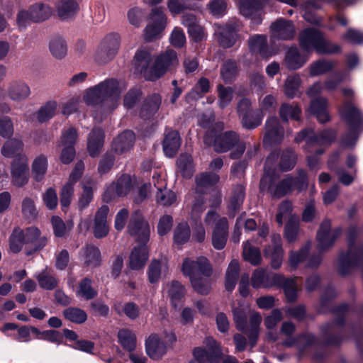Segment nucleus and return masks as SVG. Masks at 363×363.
Here are the masks:
<instances>
[{
	"label": "nucleus",
	"instance_id": "11",
	"mask_svg": "<svg viewBox=\"0 0 363 363\" xmlns=\"http://www.w3.org/2000/svg\"><path fill=\"white\" fill-rule=\"evenodd\" d=\"M177 64L178 59L176 52L173 50H167L156 59L154 72L146 75V79L155 80L161 77L169 68Z\"/></svg>",
	"mask_w": 363,
	"mask_h": 363
},
{
	"label": "nucleus",
	"instance_id": "42",
	"mask_svg": "<svg viewBox=\"0 0 363 363\" xmlns=\"http://www.w3.org/2000/svg\"><path fill=\"white\" fill-rule=\"evenodd\" d=\"M161 104V97L159 94H153L148 97L140 111L142 118L146 119L155 114Z\"/></svg>",
	"mask_w": 363,
	"mask_h": 363
},
{
	"label": "nucleus",
	"instance_id": "35",
	"mask_svg": "<svg viewBox=\"0 0 363 363\" xmlns=\"http://www.w3.org/2000/svg\"><path fill=\"white\" fill-rule=\"evenodd\" d=\"M49 50L56 59L64 58L67 53V44L66 40L60 35H55L49 42Z\"/></svg>",
	"mask_w": 363,
	"mask_h": 363
},
{
	"label": "nucleus",
	"instance_id": "1",
	"mask_svg": "<svg viewBox=\"0 0 363 363\" xmlns=\"http://www.w3.org/2000/svg\"><path fill=\"white\" fill-rule=\"evenodd\" d=\"M277 155L272 153L265 162L264 172L259 183V189L262 192H267L273 197L280 198L291 192L294 187L301 191L307 187V178L305 172L301 171L298 177L293 179L286 177L281 182H278L279 177L274 169V163L277 160Z\"/></svg>",
	"mask_w": 363,
	"mask_h": 363
},
{
	"label": "nucleus",
	"instance_id": "18",
	"mask_svg": "<svg viewBox=\"0 0 363 363\" xmlns=\"http://www.w3.org/2000/svg\"><path fill=\"white\" fill-rule=\"evenodd\" d=\"M271 238L272 245L264 249V255L270 259L272 267L277 269L281 266L284 257L281 238L279 234L272 235Z\"/></svg>",
	"mask_w": 363,
	"mask_h": 363
},
{
	"label": "nucleus",
	"instance_id": "25",
	"mask_svg": "<svg viewBox=\"0 0 363 363\" xmlns=\"http://www.w3.org/2000/svg\"><path fill=\"white\" fill-rule=\"evenodd\" d=\"M328 106L327 99L324 97L316 98L311 101L308 112L315 116L320 123H324L330 119L327 111Z\"/></svg>",
	"mask_w": 363,
	"mask_h": 363
},
{
	"label": "nucleus",
	"instance_id": "16",
	"mask_svg": "<svg viewBox=\"0 0 363 363\" xmlns=\"http://www.w3.org/2000/svg\"><path fill=\"white\" fill-rule=\"evenodd\" d=\"M239 22L237 20L230 21L224 26H218L216 35L219 44L223 48L232 47L237 39V30Z\"/></svg>",
	"mask_w": 363,
	"mask_h": 363
},
{
	"label": "nucleus",
	"instance_id": "17",
	"mask_svg": "<svg viewBox=\"0 0 363 363\" xmlns=\"http://www.w3.org/2000/svg\"><path fill=\"white\" fill-rule=\"evenodd\" d=\"M282 281L283 275L269 273L263 269H255L251 279L252 286L255 289L277 286Z\"/></svg>",
	"mask_w": 363,
	"mask_h": 363
},
{
	"label": "nucleus",
	"instance_id": "47",
	"mask_svg": "<svg viewBox=\"0 0 363 363\" xmlns=\"http://www.w3.org/2000/svg\"><path fill=\"white\" fill-rule=\"evenodd\" d=\"M167 262L162 259L152 260L148 267L147 275L150 283L154 284L158 282L160 279L162 271L164 272L167 269Z\"/></svg>",
	"mask_w": 363,
	"mask_h": 363
},
{
	"label": "nucleus",
	"instance_id": "39",
	"mask_svg": "<svg viewBox=\"0 0 363 363\" xmlns=\"http://www.w3.org/2000/svg\"><path fill=\"white\" fill-rule=\"evenodd\" d=\"M240 273L239 262L236 259L232 260L225 272V287L227 291H231L234 289L238 275Z\"/></svg>",
	"mask_w": 363,
	"mask_h": 363
},
{
	"label": "nucleus",
	"instance_id": "19",
	"mask_svg": "<svg viewBox=\"0 0 363 363\" xmlns=\"http://www.w3.org/2000/svg\"><path fill=\"white\" fill-rule=\"evenodd\" d=\"M284 138V130L280 126L278 118L275 116L269 118L265 124L264 145L280 143Z\"/></svg>",
	"mask_w": 363,
	"mask_h": 363
},
{
	"label": "nucleus",
	"instance_id": "13",
	"mask_svg": "<svg viewBox=\"0 0 363 363\" xmlns=\"http://www.w3.org/2000/svg\"><path fill=\"white\" fill-rule=\"evenodd\" d=\"M132 186L130 177L123 174L107 187L103 194V200L108 203L118 196H125L130 191Z\"/></svg>",
	"mask_w": 363,
	"mask_h": 363
},
{
	"label": "nucleus",
	"instance_id": "55",
	"mask_svg": "<svg viewBox=\"0 0 363 363\" xmlns=\"http://www.w3.org/2000/svg\"><path fill=\"white\" fill-rule=\"evenodd\" d=\"M177 167L179 172L185 178H190L194 173L192 157L189 154H183L177 160Z\"/></svg>",
	"mask_w": 363,
	"mask_h": 363
},
{
	"label": "nucleus",
	"instance_id": "21",
	"mask_svg": "<svg viewBox=\"0 0 363 363\" xmlns=\"http://www.w3.org/2000/svg\"><path fill=\"white\" fill-rule=\"evenodd\" d=\"M228 237V222L226 218H219L211 235V244L218 250H223Z\"/></svg>",
	"mask_w": 363,
	"mask_h": 363
},
{
	"label": "nucleus",
	"instance_id": "31",
	"mask_svg": "<svg viewBox=\"0 0 363 363\" xmlns=\"http://www.w3.org/2000/svg\"><path fill=\"white\" fill-rule=\"evenodd\" d=\"M180 145L181 138L177 131L171 130L166 134L163 141V150L167 157H174L177 154Z\"/></svg>",
	"mask_w": 363,
	"mask_h": 363
},
{
	"label": "nucleus",
	"instance_id": "3",
	"mask_svg": "<svg viewBox=\"0 0 363 363\" xmlns=\"http://www.w3.org/2000/svg\"><path fill=\"white\" fill-rule=\"evenodd\" d=\"M216 133L217 131L212 135H210V133L205 135L204 143L213 146L217 152H225L235 147V150L230 153L232 159H238L242 155L246 145L244 142L240 141L239 136L235 132L227 131L218 135H216Z\"/></svg>",
	"mask_w": 363,
	"mask_h": 363
},
{
	"label": "nucleus",
	"instance_id": "24",
	"mask_svg": "<svg viewBox=\"0 0 363 363\" xmlns=\"http://www.w3.org/2000/svg\"><path fill=\"white\" fill-rule=\"evenodd\" d=\"M154 186L158 190L156 198L157 201L160 204L167 206L172 205L176 201V194L170 191L165 189L166 183L162 179L160 175L153 176Z\"/></svg>",
	"mask_w": 363,
	"mask_h": 363
},
{
	"label": "nucleus",
	"instance_id": "58",
	"mask_svg": "<svg viewBox=\"0 0 363 363\" xmlns=\"http://www.w3.org/2000/svg\"><path fill=\"white\" fill-rule=\"evenodd\" d=\"M215 121V117L213 115L206 116V115H202L199 120V125L204 128H208V131L206 132V135L208 133H210V135H212L215 133L216 131L222 130L224 128L223 123L218 122L216 123H213Z\"/></svg>",
	"mask_w": 363,
	"mask_h": 363
},
{
	"label": "nucleus",
	"instance_id": "38",
	"mask_svg": "<svg viewBox=\"0 0 363 363\" xmlns=\"http://www.w3.org/2000/svg\"><path fill=\"white\" fill-rule=\"evenodd\" d=\"M267 0H240V13L245 16L252 17L259 12Z\"/></svg>",
	"mask_w": 363,
	"mask_h": 363
},
{
	"label": "nucleus",
	"instance_id": "7",
	"mask_svg": "<svg viewBox=\"0 0 363 363\" xmlns=\"http://www.w3.org/2000/svg\"><path fill=\"white\" fill-rule=\"evenodd\" d=\"M121 43V38L116 33L106 35L98 47L95 60L99 64H106L111 61L118 52Z\"/></svg>",
	"mask_w": 363,
	"mask_h": 363
},
{
	"label": "nucleus",
	"instance_id": "33",
	"mask_svg": "<svg viewBox=\"0 0 363 363\" xmlns=\"http://www.w3.org/2000/svg\"><path fill=\"white\" fill-rule=\"evenodd\" d=\"M104 133L101 129H94L90 133L87 149L91 157H96L99 154L104 145Z\"/></svg>",
	"mask_w": 363,
	"mask_h": 363
},
{
	"label": "nucleus",
	"instance_id": "60",
	"mask_svg": "<svg viewBox=\"0 0 363 363\" xmlns=\"http://www.w3.org/2000/svg\"><path fill=\"white\" fill-rule=\"evenodd\" d=\"M63 315L67 320L77 324L83 323L87 319L86 312L79 308H68L63 311Z\"/></svg>",
	"mask_w": 363,
	"mask_h": 363
},
{
	"label": "nucleus",
	"instance_id": "53",
	"mask_svg": "<svg viewBox=\"0 0 363 363\" xmlns=\"http://www.w3.org/2000/svg\"><path fill=\"white\" fill-rule=\"evenodd\" d=\"M341 116L350 125L359 121V112L351 102H345L340 110Z\"/></svg>",
	"mask_w": 363,
	"mask_h": 363
},
{
	"label": "nucleus",
	"instance_id": "6",
	"mask_svg": "<svg viewBox=\"0 0 363 363\" xmlns=\"http://www.w3.org/2000/svg\"><path fill=\"white\" fill-rule=\"evenodd\" d=\"M205 348L198 347L194 349V359L189 363H219L223 357L220 345L212 337H207L203 340Z\"/></svg>",
	"mask_w": 363,
	"mask_h": 363
},
{
	"label": "nucleus",
	"instance_id": "10",
	"mask_svg": "<svg viewBox=\"0 0 363 363\" xmlns=\"http://www.w3.org/2000/svg\"><path fill=\"white\" fill-rule=\"evenodd\" d=\"M340 233L341 230L340 228L331 229L330 221L328 219L324 220L317 233L318 250L323 252L332 247Z\"/></svg>",
	"mask_w": 363,
	"mask_h": 363
},
{
	"label": "nucleus",
	"instance_id": "40",
	"mask_svg": "<svg viewBox=\"0 0 363 363\" xmlns=\"http://www.w3.org/2000/svg\"><path fill=\"white\" fill-rule=\"evenodd\" d=\"M35 278L37 279L40 287L45 290H52L55 289L58 284V281L52 274V271L47 268L36 273Z\"/></svg>",
	"mask_w": 363,
	"mask_h": 363
},
{
	"label": "nucleus",
	"instance_id": "54",
	"mask_svg": "<svg viewBox=\"0 0 363 363\" xmlns=\"http://www.w3.org/2000/svg\"><path fill=\"white\" fill-rule=\"evenodd\" d=\"M168 296L174 306H177V302L184 296L185 289L183 285L177 281H173L166 285Z\"/></svg>",
	"mask_w": 363,
	"mask_h": 363
},
{
	"label": "nucleus",
	"instance_id": "48",
	"mask_svg": "<svg viewBox=\"0 0 363 363\" xmlns=\"http://www.w3.org/2000/svg\"><path fill=\"white\" fill-rule=\"evenodd\" d=\"M118 337L122 347L133 352L136 347V336L133 332L128 329H122L118 331Z\"/></svg>",
	"mask_w": 363,
	"mask_h": 363
},
{
	"label": "nucleus",
	"instance_id": "57",
	"mask_svg": "<svg viewBox=\"0 0 363 363\" xmlns=\"http://www.w3.org/2000/svg\"><path fill=\"white\" fill-rule=\"evenodd\" d=\"M301 84V79L298 74L288 76L284 87L285 94L289 98H294L297 94Z\"/></svg>",
	"mask_w": 363,
	"mask_h": 363
},
{
	"label": "nucleus",
	"instance_id": "49",
	"mask_svg": "<svg viewBox=\"0 0 363 363\" xmlns=\"http://www.w3.org/2000/svg\"><path fill=\"white\" fill-rule=\"evenodd\" d=\"M57 103L55 101L46 102L36 113V118L40 122H46L52 118L56 113Z\"/></svg>",
	"mask_w": 363,
	"mask_h": 363
},
{
	"label": "nucleus",
	"instance_id": "28",
	"mask_svg": "<svg viewBox=\"0 0 363 363\" xmlns=\"http://www.w3.org/2000/svg\"><path fill=\"white\" fill-rule=\"evenodd\" d=\"M151 61L150 53L145 50H139L135 55L133 59V65L137 72L143 73L144 77L146 79V75L150 74L154 72V66L148 68Z\"/></svg>",
	"mask_w": 363,
	"mask_h": 363
},
{
	"label": "nucleus",
	"instance_id": "4",
	"mask_svg": "<svg viewBox=\"0 0 363 363\" xmlns=\"http://www.w3.org/2000/svg\"><path fill=\"white\" fill-rule=\"evenodd\" d=\"M298 40L301 48L308 52L314 50L320 54H334L341 50L338 45L326 40L323 35L314 28H306L301 32Z\"/></svg>",
	"mask_w": 363,
	"mask_h": 363
},
{
	"label": "nucleus",
	"instance_id": "9",
	"mask_svg": "<svg viewBox=\"0 0 363 363\" xmlns=\"http://www.w3.org/2000/svg\"><path fill=\"white\" fill-rule=\"evenodd\" d=\"M127 230L138 242L145 243L149 240L150 234V225L140 211H134L130 216Z\"/></svg>",
	"mask_w": 363,
	"mask_h": 363
},
{
	"label": "nucleus",
	"instance_id": "56",
	"mask_svg": "<svg viewBox=\"0 0 363 363\" xmlns=\"http://www.w3.org/2000/svg\"><path fill=\"white\" fill-rule=\"evenodd\" d=\"M244 259L253 265L260 263L261 254L258 247L252 246L250 241H247L243 245Z\"/></svg>",
	"mask_w": 363,
	"mask_h": 363
},
{
	"label": "nucleus",
	"instance_id": "45",
	"mask_svg": "<svg viewBox=\"0 0 363 363\" xmlns=\"http://www.w3.org/2000/svg\"><path fill=\"white\" fill-rule=\"evenodd\" d=\"M248 45L253 52H257L265 57L268 56L267 50V38L262 35H255L249 38Z\"/></svg>",
	"mask_w": 363,
	"mask_h": 363
},
{
	"label": "nucleus",
	"instance_id": "52",
	"mask_svg": "<svg viewBox=\"0 0 363 363\" xmlns=\"http://www.w3.org/2000/svg\"><path fill=\"white\" fill-rule=\"evenodd\" d=\"M245 199V188L242 185H237L233 191L230 200L229 209L233 211L231 216H235L236 211L239 210L242 205Z\"/></svg>",
	"mask_w": 363,
	"mask_h": 363
},
{
	"label": "nucleus",
	"instance_id": "30",
	"mask_svg": "<svg viewBox=\"0 0 363 363\" xmlns=\"http://www.w3.org/2000/svg\"><path fill=\"white\" fill-rule=\"evenodd\" d=\"M308 60V57L301 55L296 47H291L288 50L284 58V63L289 69H298Z\"/></svg>",
	"mask_w": 363,
	"mask_h": 363
},
{
	"label": "nucleus",
	"instance_id": "62",
	"mask_svg": "<svg viewBox=\"0 0 363 363\" xmlns=\"http://www.w3.org/2000/svg\"><path fill=\"white\" fill-rule=\"evenodd\" d=\"M190 229L186 223L179 224L174 231V241L177 245H182L190 238Z\"/></svg>",
	"mask_w": 363,
	"mask_h": 363
},
{
	"label": "nucleus",
	"instance_id": "64",
	"mask_svg": "<svg viewBox=\"0 0 363 363\" xmlns=\"http://www.w3.org/2000/svg\"><path fill=\"white\" fill-rule=\"evenodd\" d=\"M238 73L237 63L234 60H228L222 66L220 75L225 82H230L235 79Z\"/></svg>",
	"mask_w": 363,
	"mask_h": 363
},
{
	"label": "nucleus",
	"instance_id": "26",
	"mask_svg": "<svg viewBox=\"0 0 363 363\" xmlns=\"http://www.w3.org/2000/svg\"><path fill=\"white\" fill-rule=\"evenodd\" d=\"M148 259V251L145 243L135 247L129 257V266L133 270L143 269Z\"/></svg>",
	"mask_w": 363,
	"mask_h": 363
},
{
	"label": "nucleus",
	"instance_id": "32",
	"mask_svg": "<svg viewBox=\"0 0 363 363\" xmlns=\"http://www.w3.org/2000/svg\"><path fill=\"white\" fill-rule=\"evenodd\" d=\"M311 250V243H305L298 250H291L289 254L288 265L291 270L296 269L306 260Z\"/></svg>",
	"mask_w": 363,
	"mask_h": 363
},
{
	"label": "nucleus",
	"instance_id": "29",
	"mask_svg": "<svg viewBox=\"0 0 363 363\" xmlns=\"http://www.w3.org/2000/svg\"><path fill=\"white\" fill-rule=\"evenodd\" d=\"M135 141V134L131 130H125L113 141L112 148L118 154H122L130 150Z\"/></svg>",
	"mask_w": 363,
	"mask_h": 363
},
{
	"label": "nucleus",
	"instance_id": "50",
	"mask_svg": "<svg viewBox=\"0 0 363 363\" xmlns=\"http://www.w3.org/2000/svg\"><path fill=\"white\" fill-rule=\"evenodd\" d=\"M282 287L287 300L290 302L294 301L297 298L298 284L296 279H286L283 276V281L277 285Z\"/></svg>",
	"mask_w": 363,
	"mask_h": 363
},
{
	"label": "nucleus",
	"instance_id": "27",
	"mask_svg": "<svg viewBox=\"0 0 363 363\" xmlns=\"http://www.w3.org/2000/svg\"><path fill=\"white\" fill-rule=\"evenodd\" d=\"M8 96L13 101L21 102L30 95L29 86L23 82H13L8 87Z\"/></svg>",
	"mask_w": 363,
	"mask_h": 363
},
{
	"label": "nucleus",
	"instance_id": "20",
	"mask_svg": "<svg viewBox=\"0 0 363 363\" xmlns=\"http://www.w3.org/2000/svg\"><path fill=\"white\" fill-rule=\"evenodd\" d=\"M108 213L109 207L107 205H103L96 211L93 227L95 238H102L108 234L109 224L107 220Z\"/></svg>",
	"mask_w": 363,
	"mask_h": 363
},
{
	"label": "nucleus",
	"instance_id": "59",
	"mask_svg": "<svg viewBox=\"0 0 363 363\" xmlns=\"http://www.w3.org/2000/svg\"><path fill=\"white\" fill-rule=\"evenodd\" d=\"M77 9V0H61L57 7V13L62 19H67L72 16Z\"/></svg>",
	"mask_w": 363,
	"mask_h": 363
},
{
	"label": "nucleus",
	"instance_id": "51",
	"mask_svg": "<svg viewBox=\"0 0 363 363\" xmlns=\"http://www.w3.org/2000/svg\"><path fill=\"white\" fill-rule=\"evenodd\" d=\"M301 111L296 104H283L279 109V116L283 121H287L289 119L295 121L300 120Z\"/></svg>",
	"mask_w": 363,
	"mask_h": 363
},
{
	"label": "nucleus",
	"instance_id": "14",
	"mask_svg": "<svg viewBox=\"0 0 363 363\" xmlns=\"http://www.w3.org/2000/svg\"><path fill=\"white\" fill-rule=\"evenodd\" d=\"M166 25L167 19L163 10L161 8L152 9L150 22L145 29L144 36L145 40L150 41L157 38L165 28Z\"/></svg>",
	"mask_w": 363,
	"mask_h": 363
},
{
	"label": "nucleus",
	"instance_id": "22",
	"mask_svg": "<svg viewBox=\"0 0 363 363\" xmlns=\"http://www.w3.org/2000/svg\"><path fill=\"white\" fill-rule=\"evenodd\" d=\"M272 36L279 40H290L295 35V27L291 21L284 18L277 19L272 23Z\"/></svg>",
	"mask_w": 363,
	"mask_h": 363
},
{
	"label": "nucleus",
	"instance_id": "36",
	"mask_svg": "<svg viewBox=\"0 0 363 363\" xmlns=\"http://www.w3.org/2000/svg\"><path fill=\"white\" fill-rule=\"evenodd\" d=\"M23 147V143L21 139L13 138L4 143L1 152L6 157H16L15 158H17L22 155Z\"/></svg>",
	"mask_w": 363,
	"mask_h": 363
},
{
	"label": "nucleus",
	"instance_id": "44",
	"mask_svg": "<svg viewBox=\"0 0 363 363\" xmlns=\"http://www.w3.org/2000/svg\"><path fill=\"white\" fill-rule=\"evenodd\" d=\"M97 291L91 286V280L89 278H84L80 281L76 290V296L78 298L90 300L96 297Z\"/></svg>",
	"mask_w": 363,
	"mask_h": 363
},
{
	"label": "nucleus",
	"instance_id": "63",
	"mask_svg": "<svg viewBox=\"0 0 363 363\" xmlns=\"http://www.w3.org/2000/svg\"><path fill=\"white\" fill-rule=\"evenodd\" d=\"M25 242L23 238L22 230L21 228H15L9 238V247L12 252H19Z\"/></svg>",
	"mask_w": 363,
	"mask_h": 363
},
{
	"label": "nucleus",
	"instance_id": "61",
	"mask_svg": "<svg viewBox=\"0 0 363 363\" xmlns=\"http://www.w3.org/2000/svg\"><path fill=\"white\" fill-rule=\"evenodd\" d=\"M208 277L199 276L193 277L190 279L191 284L194 290L201 295H207L211 291V282Z\"/></svg>",
	"mask_w": 363,
	"mask_h": 363
},
{
	"label": "nucleus",
	"instance_id": "23",
	"mask_svg": "<svg viewBox=\"0 0 363 363\" xmlns=\"http://www.w3.org/2000/svg\"><path fill=\"white\" fill-rule=\"evenodd\" d=\"M147 354L154 360L161 359L167 352V345L156 334L150 335L145 342Z\"/></svg>",
	"mask_w": 363,
	"mask_h": 363
},
{
	"label": "nucleus",
	"instance_id": "2",
	"mask_svg": "<svg viewBox=\"0 0 363 363\" xmlns=\"http://www.w3.org/2000/svg\"><path fill=\"white\" fill-rule=\"evenodd\" d=\"M122 90L118 81L109 79L86 90L83 99L88 105H99L101 111L109 113L119 105Z\"/></svg>",
	"mask_w": 363,
	"mask_h": 363
},
{
	"label": "nucleus",
	"instance_id": "12",
	"mask_svg": "<svg viewBox=\"0 0 363 363\" xmlns=\"http://www.w3.org/2000/svg\"><path fill=\"white\" fill-rule=\"evenodd\" d=\"M28 180V160L26 155H21L15 158L11 164V183L16 186L22 187Z\"/></svg>",
	"mask_w": 363,
	"mask_h": 363
},
{
	"label": "nucleus",
	"instance_id": "8",
	"mask_svg": "<svg viewBox=\"0 0 363 363\" xmlns=\"http://www.w3.org/2000/svg\"><path fill=\"white\" fill-rule=\"evenodd\" d=\"M182 272L184 276L191 279L199 276L209 277L212 274L213 269L208 259L201 257L195 260L185 258L182 265Z\"/></svg>",
	"mask_w": 363,
	"mask_h": 363
},
{
	"label": "nucleus",
	"instance_id": "43",
	"mask_svg": "<svg viewBox=\"0 0 363 363\" xmlns=\"http://www.w3.org/2000/svg\"><path fill=\"white\" fill-rule=\"evenodd\" d=\"M261 322L262 316L260 314L257 312H253L250 319V328L247 327L245 331H243L248 335L252 347L255 345L256 340L258 337Z\"/></svg>",
	"mask_w": 363,
	"mask_h": 363
},
{
	"label": "nucleus",
	"instance_id": "41",
	"mask_svg": "<svg viewBox=\"0 0 363 363\" xmlns=\"http://www.w3.org/2000/svg\"><path fill=\"white\" fill-rule=\"evenodd\" d=\"M33 22H40L48 19L52 13V9L43 3H36L30 6Z\"/></svg>",
	"mask_w": 363,
	"mask_h": 363
},
{
	"label": "nucleus",
	"instance_id": "46",
	"mask_svg": "<svg viewBox=\"0 0 363 363\" xmlns=\"http://www.w3.org/2000/svg\"><path fill=\"white\" fill-rule=\"evenodd\" d=\"M334 67L332 61L319 60L312 62L309 67V74L311 77H316L325 74L331 71Z\"/></svg>",
	"mask_w": 363,
	"mask_h": 363
},
{
	"label": "nucleus",
	"instance_id": "15",
	"mask_svg": "<svg viewBox=\"0 0 363 363\" xmlns=\"http://www.w3.org/2000/svg\"><path fill=\"white\" fill-rule=\"evenodd\" d=\"M22 234L25 242L24 250L27 255L41 250L47 243L46 238L40 236V230L35 227L22 230Z\"/></svg>",
	"mask_w": 363,
	"mask_h": 363
},
{
	"label": "nucleus",
	"instance_id": "5",
	"mask_svg": "<svg viewBox=\"0 0 363 363\" xmlns=\"http://www.w3.org/2000/svg\"><path fill=\"white\" fill-rule=\"evenodd\" d=\"M336 138V133L333 130H325L320 132L317 135H315L313 130H304L299 133L295 138V140L299 143L303 140H306L307 149L309 152H315L318 155H321L323 150H317L316 147H328Z\"/></svg>",
	"mask_w": 363,
	"mask_h": 363
},
{
	"label": "nucleus",
	"instance_id": "37",
	"mask_svg": "<svg viewBox=\"0 0 363 363\" xmlns=\"http://www.w3.org/2000/svg\"><path fill=\"white\" fill-rule=\"evenodd\" d=\"M48 167V158L45 155H39L33 160L31 171L33 177L36 182H40L44 179Z\"/></svg>",
	"mask_w": 363,
	"mask_h": 363
},
{
	"label": "nucleus",
	"instance_id": "34",
	"mask_svg": "<svg viewBox=\"0 0 363 363\" xmlns=\"http://www.w3.org/2000/svg\"><path fill=\"white\" fill-rule=\"evenodd\" d=\"M81 256L86 267L94 268L101 264V252L95 246L88 245L84 247Z\"/></svg>",
	"mask_w": 363,
	"mask_h": 363
}]
</instances>
